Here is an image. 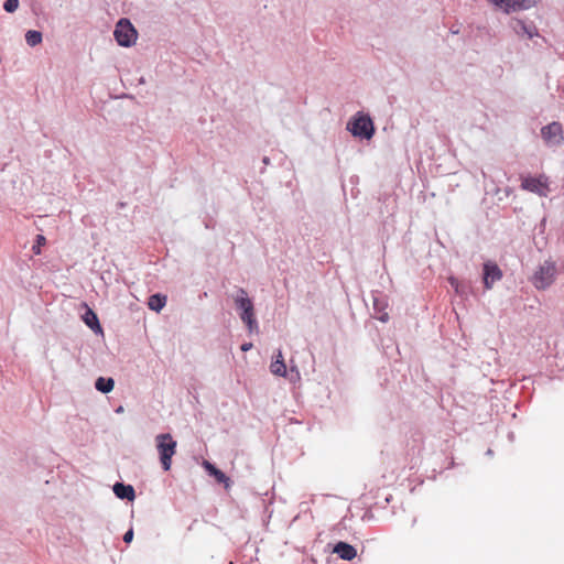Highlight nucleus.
<instances>
[{
    "mask_svg": "<svg viewBox=\"0 0 564 564\" xmlns=\"http://www.w3.org/2000/svg\"><path fill=\"white\" fill-rule=\"evenodd\" d=\"M156 449L160 455V462L165 471L171 469L172 457L176 453V442L170 433L159 434L155 437Z\"/></svg>",
    "mask_w": 564,
    "mask_h": 564,
    "instance_id": "nucleus-1",
    "label": "nucleus"
},
{
    "mask_svg": "<svg viewBox=\"0 0 564 564\" xmlns=\"http://www.w3.org/2000/svg\"><path fill=\"white\" fill-rule=\"evenodd\" d=\"M113 35L120 46L129 47L135 43L138 32L128 19H120L116 24Z\"/></svg>",
    "mask_w": 564,
    "mask_h": 564,
    "instance_id": "nucleus-2",
    "label": "nucleus"
},
{
    "mask_svg": "<svg viewBox=\"0 0 564 564\" xmlns=\"http://www.w3.org/2000/svg\"><path fill=\"white\" fill-rule=\"evenodd\" d=\"M521 188L539 196L545 197L547 196L549 188V178L545 175H539L536 177L533 176H522L521 177Z\"/></svg>",
    "mask_w": 564,
    "mask_h": 564,
    "instance_id": "nucleus-3",
    "label": "nucleus"
},
{
    "mask_svg": "<svg viewBox=\"0 0 564 564\" xmlns=\"http://www.w3.org/2000/svg\"><path fill=\"white\" fill-rule=\"evenodd\" d=\"M555 272V265L553 263L545 262L535 271L532 279L533 285L539 290L546 289L553 283Z\"/></svg>",
    "mask_w": 564,
    "mask_h": 564,
    "instance_id": "nucleus-4",
    "label": "nucleus"
},
{
    "mask_svg": "<svg viewBox=\"0 0 564 564\" xmlns=\"http://www.w3.org/2000/svg\"><path fill=\"white\" fill-rule=\"evenodd\" d=\"M348 130L355 137L370 139L373 134V123L367 116H358L347 126Z\"/></svg>",
    "mask_w": 564,
    "mask_h": 564,
    "instance_id": "nucleus-5",
    "label": "nucleus"
},
{
    "mask_svg": "<svg viewBox=\"0 0 564 564\" xmlns=\"http://www.w3.org/2000/svg\"><path fill=\"white\" fill-rule=\"evenodd\" d=\"M541 135L549 145H558L564 140L563 128L560 122H552L541 129Z\"/></svg>",
    "mask_w": 564,
    "mask_h": 564,
    "instance_id": "nucleus-6",
    "label": "nucleus"
},
{
    "mask_svg": "<svg viewBox=\"0 0 564 564\" xmlns=\"http://www.w3.org/2000/svg\"><path fill=\"white\" fill-rule=\"evenodd\" d=\"M501 278L502 272L495 262L488 261L484 264V284L487 290L491 289L494 283Z\"/></svg>",
    "mask_w": 564,
    "mask_h": 564,
    "instance_id": "nucleus-7",
    "label": "nucleus"
},
{
    "mask_svg": "<svg viewBox=\"0 0 564 564\" xmlns=\"http://www.w3.org/2000/svg\"><path fill=\"white\" fill-rule=\"evenodd\" d=\"M512 29L519 36H527L528 39L539 36L536 26L534 24H527L522 20H514L512 22Z\"/></svg>",
    "mask_w": 564,
    "mask_h": 564,
    "instance_id": "nucleus-8",
    "label": "nucleus"
},
{
    "mask_svg": "<svg viewBox=\"0 0 564 564\" xmlns=\"http://www.w3.org/2000/svg\"><path fill=\"white\" fill-rule=\"evenodd\" d=\"M333 552L344 561H351L357 556L356 549L352 545L341 541L335 544Z\"/></svg>",
    "mask_w": 564,
    "mask_h": 564,
    "instance_id": "nucleus-9",
    "label": "nucleus"
},
{
    "mask_svg": "<svg viewBox=\"0 0 564 564\" xmlns=\"http://www.w3.org/2000/svg\"><path fill=\"white\" fill-rule=\"evenodd\" d=\"M203 467L210 476L215 477L217 482L224 484L226 489L230 487V478L226 476L220 469L216 468L212 463L204 460Z\"/></svg>",
    "mask_w": 564,
    "mask_h": 564,
    "instance_id": "nucleus-10",
    "label": "nucleus"
},
{
    "mask_svg": "<svg viewBox=\"0 0 564 564\" xmlns=\"http://www.w3.org/2000/svg\"><path fill=\"white\" fill-rule=\"evenodd\" d=\"M113 492L120 499L132 501L135 498L134 488L131 485L117 482L113 486Z\"/></svg>",
    "mask_w": 564,
    "mask_h": 564,
    "instance_id": "nucleus-11",
    "label": "nucleus"
},
{
    "mask_svg": "<svg viewBox=\"0 0 564 564\" xmlns=\"http://www.w3.org/2000/svg\"><path fill=\"white\" fill-rule=\"evenodd\" d=\"M240 318L247 325V327H248L250 333H253V332L258 330V322L256 319L254 307L253 306H251L250 308L245 310L243 312H241L240 313Z\"/></svg>",
    "mask_w": 564,
    "mask_h": 564,
    "instance_id": "nucleus-12",
    "label": "nucleus"
},
{
    "mask_svg": "<svg viewBox=\"0 0 564 564\" xmlns=\"http://www.w3.org/2000/svg\"><path fill=\"white\" fill-rule=\"evenodd\" d=\"M535 3L536 0H508L505 12L509 13L511 11L525 10L533 7Z\"/></svg>",
    "mask_w": 564,
    "mask_h": 564,
    "instance_id": "nucleus-13",
    "label": "nucleus"
},
{
    "mask_svg": "<svg viewBox=\"0 0 564 564\" xmlns=\"http://www.w3.org/2000/svg\"><path fill=\"white\" fill-rule=\"evenodd\" d=\"M83 321L95 333H102V328L99 324L97 314L93 310H90V308L87 310V312L83 316Z\"/></svg>",
    "mask_w": 564,
    "mask_h": 564,
    "instance_id": "nucleus-14",
    "label": "nucleus"
},
{
    "mask_svg": "<svg viewBox=\"0 0 564 564\" xmlns=\"http://www.w3.org/2000/svg\"><path fill=\"white\" fill-rule=\"evenodd\" d=\"M270 370L273 375L284 377L286 375V366L282 352L279 350L275 360L271 362Z\"/></svg>",
    "mask_w": 564,
    "mask_h": 564,
    "instance_id": "nucleus-15",
    "label": "nucleus"
},
{
    "mask_svg": "<svg viewBox=\"0 0 564 564\" xmlns=\"http://www.w3.org/2000/svg\"><path fill=\"white\" fill-rule=\"evenodd\" d=\"M388 304L384 301H381L379 299H375L373 301V310H375V316L380 322H388L389 321V314L386 311Z\"/></svg>",
    "mask_w": 564,
    "mask_h": 564,
    "instance_id": "nucleus-16",
    "label": "nucleus"
},
{
    "mask_svg": "<svg viewBox=\"0 0 564 564\" xmlns=\"http://www.w3.org/2000/svg\"><path fill=\"white\" fill-rule=\"evenodd\" d=\"M235 304L241 312L253 306L252 301L248 297L247 292L243 289H239L238 295L235 297Z\"/></svg>",
    "mask_w": 564,
    "mask_h": 564,
    "instance_id": "nucleus-17",
    "label": "nucleus"
},
{
    "mask_svg": "<svg viewBox=\"0 0 564 564\" xmlns=\"http://www.w3.org/2000/svg\"><path fill=\"white\" fill-rule=\"evenodd\" d=\"M166 304V296L162 294H153L149 297L148 306L150 310L160 312Z\"/></svg>",
    "mask_w": 564,
    "mask_h": 564,
    "instance_id": "nucleus-18",
    "label": "nucleus"
},
{
    "mask_svg": "<svg viewBox=\"0 0 564 564\" xmlns=\"http://www.w3.org/2000/svg\"><path fill=\"white\" fill-rule=\"evenodd\" d=\"M95 387L98 391H100L102 393H108L113 389L115 381L111 378L106 379L104 377H99L96 380Z\"/></svg>",
    "mask_w": 564,
    "mask_h": 564,
    "instance_id": "nucleus-19",
    "label": "nucleus"
},
{
    "mask_svg": "<svg viewBox=\"0 0 564 564\" xmlns=\"http://www.w3.org/2000/svg\"><path fill=\"white\" fill-rule=\"evenodd\" d=\"M25 41L30 46H35L42 42V33L39 31H28L25 34Z\"/></svg>",
    "mask_w": 564,
    "mask_h": 564,
    "instance_id": "nucleus-20",
    "label": "nucleus"
},
{
    "mask_svg": "<svg viewBox=\"0 0 564 564\" xmlns=\"http://www.w3.org/2000/svg\"><path fill=\"white\" fill-rule=\"evenodd\" d=\"M45 243H46L45 237L43 235H37L35 245L32 247V251L34 252V254H40L41 247L44 246Z\"/></svg>",
    "mask_w": 564,
    "mask_h": 564,
    "instance_id": "nucleus-21",
    "label": "nucleus"
},
{
    "mask_svg": "<svg viewBox=\"0 0 564 564\" xmlns=\"http://www.w3.org/2000/svg\"><path fill=\"white\" fill-rule=\"evenodd\" d=\"M18 8H19V0H7L3 4V9L9 13L14 12Z\"/></svg>",
    "mask_w": 564,
    "mask_h": 564,
    "instance_id": "nucleus-22",
    "label": "nucleus"
},
{
    "mask_svg": "<svg viewBox=\"0 0 564 564\" xmlns=\"http://www.w3.org/2000/svg\"><path fill=\"white\" fill-rule=\"evenodd\" d=\"M132 539H133V530H132V529H130V530H128V531L124 533V535H123V541H124L126 543H130V542L132 541Z\"/></svg>",
    "mask_w": 564,
    "mask_h": 564,
    "instance_id": "nucleus-23",
    "label": "nucleus"
},
{
    "mask_svg": "<svg viewBox=\"0 0 564 564\" xmlns=\"http://www.w3.org/2000/svg\"><path fill=\"white\" fill-rule=\"evenodd\" d=\"M252 348V344L251 343H245L241 345V350L242 351H248Z\"/></svg>",
    "mask_w": 564,
    "mask_h": 564,
    "instance_id": "nucleus-24",
    "label": "nucleus"
},
{
    "mask_svg": "<svg viewBox=\"0 0 564 564\" xmlns=\"http://www.w3.org/2000/svg\"><path fill=\"white\" fill-rule=\"evenodd\" d=\"M449 282H451L452 286L455 288L456 292H458V282H457V280L454 279V278H451Z\"/></svg>",
    "mask_w": 564,
    "mask_h": 564,
    "instance_id": "nucleus-25",
    "label": "nucleus"
},
{
    "mask_svg": "<svg viewBox=\"0 0 564 564\" xmlns=\"http://www.w3.org/2000/svg\"><path fill=\"white\" fill-rule=\"evenodd\" d=\"M122 411H123L122 406H120V408L117 410V412H122Z\"/></svg>",
    "mask_w": 564,
    "mask_h": 564,
    "instance_id": "nucleus-26",
    "label": "nucleus"
}]
</instances>
